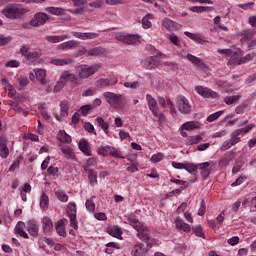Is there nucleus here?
<instances>
[{"instance_id":"ddd939ff","label":"nucleus","mask_w":256,"mask_h":256,"mask_svg":"<svg viewBox=\"0 0 256 256\" xmlns=\"http://www.w3.org/2000/svg\"><path fill=\"white\" fill-rule=\"evenodd\" d=\"M140 63L143 69H148L149 71H151L152 69H157V67H159V59L156 56L147 57L143 59Z\"/></svg>"},{"instance_id":"bf43d9fd","label":"nucleus","mask_w":256,"mask_h":256,"mask_svg":"<svg viewBox=\"0 0 256 256\" xmlns=\"http://www.w3.org/2000/svg\"><path fill=\"white\" fill-rule=\"evenodd\" d=\"M245 181H247V176L245 175H241L239 176L235 182H233L231 184V187H239V185H243V183H245Z\"/></svg>"},{"instance_id":"0e129e2a","label":"nucleus","mask_w":256,"mask_h":256,"mask_svg":"<svg viewBox=\"0 0 256 256\" xmlns=\"http://www.w3.org/2000/svg\"><path fill=\"white\" fill-rule=\"evenodd\" d=\"M215 85L218 87V89H227L229 87V83L225 80H216Z\"/></svg>"},{"instance_id":"f8f14e48","label":"nucleus","mask_w":256,"mask_h":256,"mask_svg":"<svg viewBox=\"0 0 256 256\" xmlns=\"http://www.w3.org/2000/svg\"><path fill=\"white\" fill-rule=\"evenodd\" d=\"M49 21V16L43 12H38L30 20L31 27H41Z\"/></svg>"},{"instance_id":"0eeeda50","label":"nucleus","mask_w":256,"mask_h":256,"mask_svg":"<svg viewBox=\"0 0 256 256\" xmlns=\"http://www.w3.org/2000/svg\"><path fill=\"white\" fill-rule=\"evenodd\" d=\"M116 41L125 43V45H137L141 40V36L137 34H117L115 36Z\"/></svg>"},{"instance_id":"7ed1b4c3","label":"nucleus","mask_w":256,"mask_h":256,"mask_svg":"<svg viewBox=\"0 0 256 256\" xmlns=\"http://www.w3.org/2000/svg\"><path fill=\"white\" fill-rule=\"evenodd\" d=\"M103 97L110 107L117 109L118 111H124L127 107V100L121 94H115L113 92H104Z\"/></svg>"},{"instance_id":"e2e57ef3","label":"nucleus","mask_w":256,"mask_h":256,"mask_svg":"<svg viewBox=\"0 0 256 256\" xmlns=\"http://www.w3.org/2000/svg\"><path fill=\"white\" fill-rule=\"evenodd\" d=\"M234 143H232L231 140H226L223 142L222 146H221V151H227L228 149H231V147H234Z\"/></svg>"},{"instance_id":"39448f33","label":"nucleus","mask_w":256,"mask_h":256,"mask_svg":"<svg viewBox=\"0 0 256 256\" xmlns=\"http://www.w3.org/2000/svg\"><path fill=\"white\" fill-rule=\"evenodd\" d=\"M146 100L150 111L153 113L154 117H156L159 123L165 122V115L159 112V105L157 104V100L153 98L151 95H146Z\"/></svg>"},{"instance_id":"4c0bfd02","label":"nucleus","mask_w":256,"mask_h":256,"mask_svg":"<svg viewBox=\"0 0 256 256\" xmlns=\"http://www.w3.org/2000/svg\"><path fill=\"white\" fill-rule=\"evenodd\" d=\"M107 233L112 237H121L123 235V231L118 226H110L107 228Z\"/></svg>"},{"instance_id":"de8ad7c7","label":"nucleus","mask_w":256,"mask_h":256,"mask_svg":"<svg viewBox=\"0 0 256 256\" xmlns=\"http://www.w3.org/2000/svg\"><path fill=\"white\" fill-rule=\"evenodd\" d=\"M239 99H241L240 95L226 96L224 103H226V105H233L234 103H238Z\"/></svg>"},{"instance_id":"864d4df0","label":"nucleus","mask_w":256,"mask_h":256,"mask_svg":"<svg viewBox=\"0 0 256 256\" xmlns=\"http://www.w3.org/2000/svg\"><path fill=\"white\" fill-rule=\"evenodd\" d=\"M211 7H205V6H192L189 8V11L192 13H205V11H209Z\"/></svg>"},{"instance_id":"c85d7f7f","label":"nucleus","mask_w":256,"mask_h":256,"mask_svg":"<svg viewBox=\"0 0 256 256\" xmlns=\"http://www.w3.org/2000/svg\"><path fill=\"white\" fill-rule=\"evenodd\" d=\"M51 65H56L57 67H63L64 65H72L74 60L72 58L59 59L54 58L50 60Z\"/></svg>"},{"instance_id":"72a5a7b5","label":"nucleus","mask_w":256,"mask_h":256,"mask_svg":"<svg viewBox=\"0 0 256 256\" xmlns=\"http://www.w3.org/2000/svg\"><path fill=\"white\" fill-rule=\"evenodd\" d=\"M78 147L80 151L84 153V155H86L87 157H91V149H89V142H87L86 140H80Z\"/></svg>"},{"instance_id":"aec40b11","label":"nucleus","mask_w":256,"mask_h":256,"mask_svg":"<svg viewBox=\"0 0 256 256\" xmlns=\"http://www.w3.org/2000/svg\"><path fill=\"white\" fill-rule=\"evenodd\" d=\"M252 59H253V56H251V54H248L239 59V56L237 55V52H236L235 58H230L228 61V65H232V66L242 65V63H247V61H251Z\"/></svg>"},{"instance_id":"f257e3e1","label":"nucleus","mask_w":256,"mask_h":256,"mask_svg":"<svg viewBox=\"0 0 256 256\" xmlns=\"http://www.w3.org/2000/svg\"><path fill=\"white\" fill-rule=\"evenodd\" d=\"M128 222L137 231V237H139L141 241H145V243H147V248L151 249V247H153V240L149 237V229L135 218V216H129Z\"/></svg>"},{"instance_id":"a19ab883","label":"nucleus","mask_w":256,"mask_h":256,"mask_svg":"<svg viewBox=\"0 0 256 256\" xmlns=\"http://www.w3.org/2000/svg\"><path fill=\"white\" fill-rule=\"evenodd\" d=\"M96 123L98 127H101V129L104 131V133L107 135L109 133V123L105 122V120L101 117L96 118Z\"/></svg>"},{"instance_id":"603ef678","label":"nucleus","mask_w":256,"mask_h":256,"mask_svg":"<svg viewBox=\"0 0 256 256\" xmlns=\"http://www.w3.org/2000/svg\"><path fill=\"white\" fill-rule=\"evenodd\" d=\"M103 53H105V50L99 47L88 50V55L91 57H99V55H103Z\"/></svg>"},{"instance_id":"49530a36","label":"nucleus","mask_w":256,"mask_h":256,"mask_svg":"<svg viewBox=\"0 0 256 256\" xmlns=\"http://www.w3.org/2000/svg\"><path fill=\"white\" fill-rule=\"evenodd\" d=\"M40 207L41 209H49V196H47V193L45 192L42 193Z\"/></svg>"},{"instance_id":"b1692460","label":"nucleus","mask_w":256,"mask_h":256,"mask_svg":"<svg viewBox=\"0 0 256 256\" xmlns=\"http://www.w3.org/2000/svg\"><path fill=\"white\" fill-rule=\"evenodd\" d=\"M182 131H195V129H201V122L199 121H188L182 124L181 128Z\"/></svg>"},{"instance_id":"ea45409f","label":"nucleus","mask_w":256,"mask_h":256,"mask_svg":"<svg viewBox=\"0 0 256 256\" xmlns=\"http://www.w3.org/2000/svg\"><path fill=\"white\" fill-rule=\"evenodd\" d=\"M188 61L193 63V65H196L197 67H205V63H203L202 60H200L199 57L193 56V54H188L187 55Z\"/></svg>"},{"instance_id":"c756f323","label":"nucleus","mask_w":256,"mask_h":256,"mask_svg":"<svg viewBox=\"0 0 256 256\" xmlns=\"http://www.w3.org/2000/svg\"><path fill=\"white\" fill-rule=\"evenodd\" d=\"M145 253H147V248H145V245H143L142 243H138L133 247L131 255L143 256L145 255Z\"/></svg>"},{"instance_id":"7c9ffc66","label":"nucleus","mask_w":256,"mask_h":256,"mask_svg":"<svg viewBox=\"0 0 256 256\" xmlns=\"http://www.w3.org/2000/svg\"><path fill=\"white\" fill-rule=\"evenodd\" d=\"M84 171L88 173V179L90 185L94 186L97 185V172L87 166H84Z\"/></svg>"},{"instance_id":"8fccbe9b","label":"nucleus","mask_w":256,"mask_h":256,"mask_svg":"<svg viewBox=\"0 0 256 256\" xmlns=\"http://www.w3.org/2000/svg\"><path fill=\"white\" fill-rule=\"evenodd\" d=\"M61 151L67 159H73L75 157L73 150L69 146H62Z\"/></svg>"},{"instance_id":"774afa93","label":"nucleus","mask_w":256,"mask_h":256,"mask_svg":"<svg viewBox=\"0 0 256 256\" xmlns=\"http://www.w3.org/2000/svg\"><path fill=\"white\" fill-rule=\"evenodd\" d=\"M86 209L90 213H93L95 211V202L93 200H86Z\"/></svg>"},{"instance_id":"a878e982","label":"nucleus","mask_w":256,"mask_h":256,"mask_svg":"<svg viewBox=\"0 0 256 256\" xmlns=\"http://www.w3.org/2000/svg\"><path fill=\"white\" fill-rule=\"evenodd\" d=\"M1 84L4 86L5 91H8V97H10V99H13L15 95H17L15 87H13V85H11L7 79L2 78Z\"/></svg>"},{"instance_id":"f03ea898","label":"nucleus","mask_w":256,"mask_h":256,"mask_svg":"<svg viewBox=\"0 0 256 256\" xmlns=\"http://www.w3.org/2000/svg\"><path fill=\"white\" fill-rule=\"evenodd\" d=\"M26 13H29V9L21 4H8L2 9V15H4L6 19H11L12 21L21 19V17H23Z\"/></svg>"},{"instance_id":"c03bdc74","label":"nucleus","mask_w":256,"mask_h":256,"mask_svg":"<svg viewBox=\"0 0 256 256\" xmlns=\"http://www.w3.org/2000/svg\"><path fill=\"white\" fill-rule=\"evenodd\" d=\"M218 53L220 55H225L226 57H230V59H235V57H237V52H234L231 49H218Z\"/></svg>"},{"instance_id":"4be33fe9","label":"nucleus","mask_w":256,"mask_h":256,"mask_svg":"<svg viewBox=\"0 0 256 256\" xmlns=\"http://www.w3.org/2000/svg\"><path fill=\"white\" fill-rule=\"evenodd\" d=\"M41 223L44 235H47V233H51V231H53V221L51 218L44 216L41 219Z\"/></svg>"},{"instance_id":"393cba45","label":"nucleus","mask_w":256,"mask_h":256,"mask_svg":"<svg viewBox=\"0 0 256 256\" xmlns=\"http://www.w3.org/2000/svg\"><path fill=\"white\" fill-rule=\"evenodd\" d=\"M60 79H62V81L65 83H74V85H77L79 78L77 77V75L73 74V73H69V72H64Z\"/></svg>"},{"instance_id":"2eb2a0df","label":"nucleus","mask_w":256,"mask_h":256,"mask_svg":"<svg viewBox=\"0 0 256 256\" xmlns=\"http://www.w3.org/2000/svg\"><path fill=\"white\" fill-rule=\"evenodd\" d=\"M162 27L166 29V31H179V29H181V25H179V23L169 18H164L162 20Z\"/></svg>"},{"instance_id":"338daca9","label":"nucleus","mask_w":256,"mask_h":256,"mask_svg":"<svg viewBox=\"0 0 256 256\" xmlns=\"http://www.w3.org/2000/svg\"><path fill=\"white\" fill-rule=\"evenodd\" d=\"M245 109H247V104H245V103L240 104L239 106H237L235 108V113L237 115H243V113H245Z\"/></svg>"},{"instance_id":"2f4dec72","label":"nucleus","mask_w":256,"mask_h":256,"mask_svg":"<svg viewBox=\"0 0 256 256\" xmlns=\"http://www.w3.org/2000/svg\"><path fill=\"white\" fill-rule=\"evenodd\" d=\"M15 231L17 235H20V237H23L24 239H29V235L27 234V232H25V224L23 221L17 223Z\"/></svg>"},{"instance_id":"09e8293b","label":"nucleus","mask_w":256,"mask_h":256,"mask_svg":"<svg viewBox=\"0 0 256 256\" xmlns=\"http://www.w3.org/2000/svg\"><path fill=\"white\" fill-rule=\"evenodd\" d=\"M202 141H203V136L195 135V136H190L187 139V144L188 145H197V143H201Z\"/></svg>"},{"instance_id":"6ab92c4d","label":"nucleus","mask_w":256,"mask_h":256,"mask_svg":"<svg viewBox=\"0 0 256 256\" xmlns=\"http://www.w3.org/2000/svg\"><path fill=\"white\" fill-rule=\"evenodd\" d=\"M26 229L31 237H37L39 235V222L36 220L28 221Z\"/></svg>"},{"instance_id":"f704fd0d","label":"nucleus","mask_w":256,"mask_h":256,"mask_svg":"<svg viewBox=\"0 0 256 256\" xmlns=\"http://www.w3.org/2000/svg\"><path fill=\"white\" fill-rule=\"evenodd\" d=\"M47 13H50V15H57L58 17H61L63 15H65V9L63 8H57V7H46L44 9Z\"/></svg>"},{"instance_id":"5fc2aeb1","label":"nucleus","mask_w":256,"mask_h":256,"mask_svg":"<svg viewBox=\"0 0 256 256\" xmlns=\"http://www.w3.org/2000/svg\"><path fill=\"white\" fill-rule=\"evenodd\" d=\"M111 85V80L107 78H100L95 82L96 87H109Z\"/></svg>"},{"instance_id":"79ce46f5","label":"nucleus","mask_w":256,"mask_h":256,"mask_svg":"<svg viewBox=\"0 0 256 256\" xmlns=\"http://www.w3.org/2000/svg\"><path fill=\"white\" fill-rule=\"evenodd\" d=\"M69 115V103L62 101L60 103V117H67Z\"/></svg>"},{"instance_id":"473e14b6","label":"nucleus","mask_w":256,"mask_h":256,"mask_svg":"<svg viewBox=\"0 0 256 256\" xmlns=\"http://www.w3.org/2000/svg\"><path fill=\"white\" fill-rule=\"evenodd\" d=\"M175 224L178 229H181V231H184L185 233H190L191 226L185 222L181 218L175 219Z\"/></svg>"},{"instance_id":"dca6fc26","label":"nucleus","mask_w":256,"mask_h":256,"mask_svg":"<svg viewBox=\"0 0 256 256\" xmlns=\"http://www.w3.org/2000/svg\"><path fill=\"white\" fill-rule=\"evenodd\" d=\"M98 155H103V157H107V155L119 157V151L113 146H104L98 149Z\"/></svg>"},{"instance_id":"13d9d810","label":"nucleus","mask_w":256,"mask_h":256,"mask_svg":"<svg viewBox=\"0 0 256 256\" xmlns=\"http://www.w3.org/2000/svg\"><path fill=\"white\" fill-rule=\"evenodd\" d=\"M221 115H223V111H218V112H215V113L209 115L207 117L208 123H213V121H217V119H219V117H221Z\"/></svg>"},{"instance_id":"a211bd4d","label":"nucleus","mask_w":256,"mask_h":256,"mask_svg":"<svg viewBox=\"0 0 256 256\" xmlns=\"http://www.w3.org/2000/svg\"><path fill=\"white\" fill-rule=\"evenodd\" d=\"M9 140L5 137H0V157L1 159H7L9 157Z\"/></svg>"},{"instance_id":"bb28decb","label":"nucleus","mask_w":256,"mask_h":256,"mask_svg":"<svg viewBox=\"0 0 256 256\" xmlns=\"http://www.w3.org/2000/svg\"><path fill=\"white\" fill-rule=\"evenodd\" d=\"M67 223H68V220L65 218L59 220L56 223V233H58L60 235V237L67 236V232H65V225H67Z\"/></svg>"},{"instance_id":"4d7b16f0","label":"nucleus","mask_w":256,"mask_h":256,"mask_svg":"<svg viewBox=\"0 0 256 256\" xmlns=\"http://www.w3.org/2000/svg\"><path fill=\"white\" fill-rule=\"evenodd\" d=\"M240 134L234 130L231 134H230V141H232V143L234 145H237V143H240L241 142V138L239 137Z\"/></svg>"},{"instance_id":"680f3d73","label":"nucleus","mask_w":256,"mask_h":256,"mask_svg":"<svg viewBox=\"0 0 256 256\" xmlns=\"http://www.w3.org/2000/svg\"><path fill=\"white\" fill-rule=\"evenodd\" d=\"M48 175H52V177H59V168L54 166H49L47 169Z\"/></svg>"},{"instance_id":"5701e85b","label":"nucleus","mask_w":256,"mask_h":256,"mask_svg":"<svg viewBox=\"0 0 256 256\" xmlns=\"http://www.w3.org/2000/svg\"><path fill=\"white\" fill-rule=\"evenodd\" d=\"M210 165H211V163H209V162H204V163L198 164V169H199L200 174L203 177V179H207V177H209V175H211L212 168H210Z\"/></svg>"},{"instance_id":"052dcab7","label":"nucleus","mask_w":256,"mask_h":256,"mask_svg":"<svg viewBox=\"0 0 256 256\" xmlns=\"http://www.w3.org/2000/svg\"><path fill=\"white\" fill-rule=\"evenodd\" d=\"M103 5H105V2H103V0H96L89 3V7H91L92 9H102Z\"/></svg>"},{"instance_id":"423d86ee","label":"nucleus","mask_w":256,"mask_h":256,"mask_svg":"<svg viewBox=\"0 0 256 256\" xmlns=\"http://www.w3.org/2000/svg\"><path fill=\"white\" fill-rule=\"evenodd\" d=\"M98 70L99 65L87 66L83 64L76 68L78 77H80V79H89V77H91V75H95Z\"/></svg>"},{"instance_id":"58836bf2","label":"nucleus","mask_w":256,"mask_h":256,"mask_svg":"<svg viewBox=\"0 0 256 256\" xmlns=\"http://www.w3.org/2000/svg\"><path fill=\"white\" fill-rule=\"evenodd\" d=\"M151 20H153L152 14H147L142 18V27L143 29H151L153 27V24L151 23Z\"/></svg>"},{"instance_id":"3c124183","label":"nucleus","mask_w":256,"mask_h":256,"mask_svg":"<svg viewBox=\"0 0 256 256\" xmlns=\"http://www.w3.org/2000/svg\"><path fill=\"white\" fill-rule=\"evenodd\" d=\"M199 165L193 163H187L185 166V171L190 173V175H197V169Z\"/></svg>"},{"instance_id":"4468645a","label":"nucleus","mask_w":256,"mask_h":256,"mask_svg":"<svg viewBox=\"0 0 256 256\" xmlns=\"http://www.w3.org/2000/svg\"><path fill=\"white\" fill-rule=\"evenodd\" d=\"M73 37H76V39H81L82 41H88L97 39L99 37V34L95 32H72Z\"/></svg>"},{"instance_id":"412c9836","label":"nucleus","mask_w":256,"mask_h":256,"mask_svg":"<svg viewBox=\"0 0 256 256\" xmlns=\"http://www.w3.org/2000/svg\"><path fill=\"white\" fill-rule=\"evenodd\" d=\"M184 35H186V37H188L189 39H191L192 41H194L195 43H199L200 45H203V43H207V38L199 33H191V32H184Z\"/></svg>"},{"instance_id":"a18cd8bd","label":"nucleus","mask_w":256,"mask_h":256,"mask_svg":"<svg viewBox=\"0 0 256 256\" xmlns=\"http://www.w3.org/2000/svg\"><path fill=\"white\" fill-rule=\"evenodd\" d=\"M106 247L107 248L105 249V253H107V255H113L115 249H119V244L115 242H109L106 244Z\"/></svg>"},{"instance_id":"1a4fd4ad","label":"nucleus","mask_w":256,"mask_h":256,"mask_svg":"<svg viewBox=\"0 0 256 256\" xmlns=\"http://www.w3.org/2000/svg\"><path fill=\"white\" fill-rule=\"evenodd\" d=\"M195 91L198 95L204 97V99H219V93L213 91L211 88L196 86Z\"/></svg>"},{"instance_id":"37998d69","label":"nucleus","mask_w":256,"mask_h":256,"mask_svg":"<svg viewBox=\"0 0 256 256\" xmlns=\"http://www.w3.org/2000/svg\"><path fill=\"white\" fill-rule=\"evenodd\" d=\"M55 195L57 199L62 203H67V201H69V196L67 195V193H65V190H57L55 192Z\"/></svg>"},{"instance_id":"6e6552de","label":"nucleus","mask_w":256,"mask_h":256,"mask_svg":"<svg viewBox=\"0 0 256 256\" xmlns=\"http://www.w3.org/2000/svg\"><path fill=\"white\" fill-rule=\"evenodd\" d=\"M66 211L70 219L71 227H73L75 230L79 229V226L77 225V205L73 202H70Z\"/></svg>"},{"instance_id":"f3484780","label":"nucleus","mask_w":256,"mask_h":256,"mask_svg":"<svg viewBox=\"0 0 256 256\" xmlns=\"http://www.w3.org/2000/svg\"><path fill=\"white\" fill-rule=\"evenodd\" d=\"M75 7L74 13L77 15H83L87 11V0H72Z\"/></svg>"},{"instance_id":"20e7f679","label":"nucleus","mask_w":256,"mask_h":256,"mask_svg":"<svg viewBox=\"0 0 256 256\" xmlns=\"http://www.w3.org/2000/svg\"><path fill=\"white\" fill-rule=\"evenodd\" d=\"M20 53L25 57L28 65H33V63H35V61H39V57H41V50L36 49L31 51L29 46H23L20 49Z\"/></svg>"},{"instance_id":"e433bc0d","label":"nucleus","mask_w":256,"mask_h":256,"mask_svg":"<svg viewBox=\"0 0 256 256\" xmlns=\"http://www.w3.org/2000/svg\"><path fill=\"white\" fill-rule=\"evenodd\" d=\"M57 139L61 143H71V136L65 132V130H60L57 134Z\"/></svg>"},{"instance_id":"69168bd1","label":"nucleus","mask_w":256,"mask_h":256,"mask_svg":"<svg viewBox=\"0 0 256 256\" xmlns=\"http://www.w3.org/2000/svg\"><path fill=\"white\" fill-rule=\"evenodd\" d=\"M150 161L152 163H159V161H163V153H157L152 155Z\"/></svg>"},{"instance_id":"9d476101","label":"nucleus","mask_w":256,"mask_h":256,"mask_svg":"<svg viewBox=\"0 0 256 256\" xmlns=\"http://www.w3.org/2000/svg\"><path fill=\"white\" fill-rule=\"evenodd\" d=\"M177 107L180 113L184 115L191 113V104H189V100L183 95L177 97Z\"/></svg>"},{"instance_id":"cd10ccee","label":"nucleus","mask_w":256,"mask_h":256,"mask_svg":"<svg viewBox=\"0 0 256 256\" xmlns=\"http://www.w3.org/2000/svg\"><path fill=\"white\" fill-rule=\"evenodd\" d=\"M77 47H79V42H77L76 40H69L58 45V49L62 51H69V49H77Z\"/></svg>"},{"instance_id":"9b49d317","label":"nucleus","mask_w":256,"mask_h":256,"mask_svg":"<svg viewBox=\"0 0 256 256\" xmlns=\"http://www.w3.org/2000/svg\"><path fill=\"white\" fill-rule=\"evenodd\" d=\"M47 77V72L43 69H35L33 72L29 73V79L30 81H39L41 85H47V80L45 79Z\"/></svg>"},{"instance_id":"c9c22d12","label":"nucleus","mask_w":256,"mask_h":256,"mask_svg":"<svg viewBox=\"0 0 256 256\" xmlns=\"http://www.w3.org/2000/svg\"><path fill=\"white\" fill-rule=\"evenodd\" d=\"M69 39V36L67 35H60V36H46V41L48 43H61V41H65Z\"/></svg>"},{"instance_id":"6e6d98bb","label":"nucleus","mask_w":256,"mask_h":256,"mask_svg":"<svg viewBox=\"0 0 256 256\" xmlns=\"http://www.w3.org/2000/svg\"><path fill=\"white\" fill-rule=\"evenodd\" d=\"M18 89L19 91H23V89H25V87H27V85H29V78L28 77H20L18 79Z\"/></svg>"}]
</instances>
